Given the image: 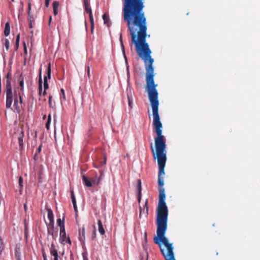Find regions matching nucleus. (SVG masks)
<instances>
[{
	"label": "nucleus",
	"mask_w": 260,
	"mask_h": 260,
	"mask_svg": "<svg viewBox=\"0 0 260 260\" xmlns=\"http://www.w3.org/2000/svg\"><path fill=\"white\" fill-rule=\"evenodd\" d=\"M13 102V92L12 89H6V106L7 108L12 109L11 105Z\"/></svg>",
	"instance_id": "obj_1"
},
{
	"label": "nucleus",
	"mask_w": 260,
	"mask_h": 260,
	"mask_svg": "<svg viewBox=\"0 0 260 260\" xmlns=\"http://www.w3.org/2000/svg\"><path fill=\"white\" fill-rule=\"evenodd\" d=\"M60 239L61 241V243L62 244H65L67 243H68L70 245L72 244L71 241L69 237H67L66 236L65 228H62L61 230H60Z\"/></svg>",
	"instance_id": "obj_2"
},
{
	"label": "nucleus",
	"mask_w": 260,
	"mask_h": 260,
	"mask_svg": "<svg viewBox=\"0 0 260 260\" xmlns=\"http://www.w3.org/2000/svg\"><path fill=\"white\" fill-rule=\"evenodd\" d=\"M47 233L51 235L54 240H56L58 236L57 230L54 229V224H47Z\"/></svg>",
	"instance_id": "obj_3"
},
{
	"label": "nucleus",
	"mask_w": 260,
	"mask_h": 260,
	"mask_svg": "<svg viewBox=\"0 0 260 260\" xmlns=\"http://www.w3.org/2000/svg\"><path fill=\"white\" fill-rule=\"evenodd\" d=\"M51 63H49L48 64V67L47 70V75L45 76L44 78V88L45 90H46L49 88V85L47 82L48 79H50L51 78Z\"/></svg>",
	"instance_id": "obj_4"
},
{
	"label": "nucleus",
	"mask_w": 260,
	"mask_h": 260,
	"mask_svg": "<svg viewBox=\"0 0 260 260\" xmlns=\"http://www.w3.org/2000/svg\"><path fill=\"white\" fill-rule=\"evenodd\" d=\"M84 8H85V12L89 14V20H90V25H91V31L92 32L93 31V28H94V20H93V17L92 15V10H91V9L90 8V6L85 7Z\"/></svg>",
	"instance_id": "obj_5"
},
{
	"label": "nucleus",
	"mask_w": 260,
	"mask_h": 260,
	"mask_svg": "<svg viewBox=\"0 0 260 260\" xmlns=\"http://www.w3.org/2000/svg\"><path fill=\"white\" fill-rule=\"evenodd\" d=\"M127 98L128 100V106L130 109L133 107V91L130 87L126 89Z\"/></svg>",
	"instance_id": "obj_6"
},
{
	"label": "nucleus",
	"mask_w": 260,
	"mask_h": 260,
	"mask_svg": "<svg viewBox=\"0 0 260 260\" xmlns=\"http://www.w3.org/2000/svg\"><path fill=\"white\" fill-rule=\"evenodd\" d=\"M148 201L146 200L145 205L142 208L141 207H140V213H139V217L141 218L142 217V215L144 214L146 215L148 214Z\"/></svg>",
	"instance_id": "obj_7"
},
{
	"label": "nucleus",
	"mask_w": 260,
	"mask_h": 260,
	"mask_svg": "<svg viewBox=\"0 0 260 260\" xmlns=\"http://www.w3.org/2000/svg\"><path fill=\"white\" fill-rule=\"evenodd\" d=\"M107 158L106 156H104L103 160H98L94 164V167L96 168H101L104 167L106 164Z\"/></svg>",
	"instance_id": "obj_8"
},
{
	"label": "nucleus",
	"mask_w": 260,
	"mask_h": 260,
	"mask_svg": "<svg viewBox=\"0 0 260 260\" xmlns=\"http://www.w3.org/2000/svg\"><path fill=\"white\" fill-rule=\"evenodd\" d=\"M47 215L48 218L49 220V222L48 224H54V215L53 214V212L51 209H47ZM47 223H46V224Z\"/></svg>",
	"instance_id": "obj_9"
},
{
	"label": "nucleus",
	"mask_w": 260,
	"mask_h": 260,
	"mask_svg": "<svg viewBox=\"0 0 260 260\" xmlns=\"http://www.w3.org/2000/svg\"><path fill=\"white\" fill-rule=\"evenodd\" d=\"M138 202L140 203L141 202V197H142V186H141V181L140 179L138 180Z\"/></svg>",
	"instance_id": "obj_10"
},
{
	"label": "nucleus",
	"mask_w": 260,
	"mask_h": 260,
	"mask_svg": "<svg viewBox=\"0 0 260 260\" xmlns=\"http://www.w3.org/2000/svg\"><path fill=\"white\" fill-rule=\"evenodd\" d=\"M85 228L83 227L81 231L79 232V240L82 243H84L85 240Z\"/></svg>",
	"instance_id": "obj_11"
},
{
	"label": "nucleus",
	"mask_w": 260,
	"mask_h": 260,
	"mask_svg": "<svg viewBox=\"0 0 260 260\" xmlns=\"http://www.w3.org/2000/svg\"><path fill=\"white\" fill-rule=\"evenodd\" d=\"M6 89H12L11 87V75L8 73L6 76Z\"/></svg>",
	"instance_id": "obj_12"
},
{
	"label": "nucleus",
	"mask_w": 260,
	"mask_h": 260,
	"mask_svg": "<svg viewBox=\"0 0 260 260\" xmlns=\"http://www.w3.org/2000/svg\"><path fill=\"white\" fill-rule=\"evenodd\" d=\"M42 70L40 69L39 71V94L41 95L42 94V75H41Z\"/></svg>",
	"instance_id": "obj_13"
},
{
	"label": "nucleus",
	"mask_w": 260,
	"mask_h": 260,
	"mask_svg": "<svg viewBox=\"0 0 260 260\" xmlns=\"http://www.w3.org/2000/svg\"><path fill=\"white\" fill-rule=\"evenodd\" d=\"M24 136V133L23 131H22L20 132V133L19 134L18 138L19 146L21 148V149H22L23 146V140Z\"/></svg>",
	"instance_id": "obj_14"
},
{
	"label": "nucleus",
	"mask_w": 260,
	"mask_h": 260,
	"mask_svg": "<svg viewBox=\"0 0 260 260\" xmlns=\"http://www.w3.org/2000/svg\"><path fill=\"white\" fill-rule=\"evenodd\" d=\"M98 225L99 233L101 235H104L105 233V231L103 227L102 221L100 219L98 221Z\"/></svg>",
	"instance_id": "obj_15"
},
{
	"label": "nucleus",
	"mask_w": 260,
	"mask_h": 260,
	"mask_svg": "<svg viewBox=\"0 0 260 260\" xmlns=\"http://www.w3.org/2000/svg\"><path fill=\"white\" fill-rule=\"evenodd\" d=\"M103 176V173L100 171V176L98 177L96 176L91 179L93 185H98L101 181V178Z\"/></svg>",
	"instance_id": "obj_16"
},
{
	"label": "nucleus",
	"mask_w": 260,
	"mask_h": 260,
	"mask_svg": "<svg viewBox=\"0 0 260 260\" xmlns=\"http://www.w3.org/2000/svg\"><path fill=\"white\" fill-rule=\"evenodd\" d=\"M103 19L104 20V24L107 25V26L108 27L110 26L111 23L110 22V19H109V15L105 13L103 15Z\"/></svg>",
	"instance_id": "obj_17"
},
{
	"label": "nucleus",
	"mask_w": 260,
	"mask_h": 260,
	"mask_svg": "<svg viewBox=\"0 0 260 260\" xmlns=\"http://www.w3.org/2000/svg\"><path fill=\"white\" fill-rule=\"evenodd\" d=\"M82 179H83V182H84L85 184L87 186H88V187L92 186V185H93L92 183V181L89 180L88 179L85 175H83L82 176Z\"/></svg>",
	"instance_id": "obj_18"
},
{
	"label": "nucleus",
	"mask_w": 260,
	"mask_h": 260,
	"mask_svg": "<svg viewBox=\"0 0 260 260\" xmlns=\"http://www.w3.org/2000/svg\"><path fill=\"white\" fill-rule=\"evenodd\" d=\"M10 27L9 23L7 22L5 24V29H4V35L5 36H8L10 34Z\"/></svg>",
	"instance_id": "obj_19"
},
{
	"label": "nucleus",
	"mask_w": 260,
	"mask_h": 260,
	"mask_svg": "<svg viewBox=\"0 0 260 260\" xmlns=\"http://www.w3.org/2000/svg\"><path fill=\"white\" fill-rule=\"evenodd\" d=\"M57 224L59 226H60V230H61L62 228H65L63 219L61 220L60 218L57 219Z\"/></svg>",
	"instance_id": "obj_20"
},
{
	"label": "nucleus",
	"mask_w": 260,
	"mask_h": 260,
	"mask_svg": "<svg viewBox=\"0 0 260 260\" xmlns=\"http://www.w3.org/2000/svg\"><path fill=\"white\" fill-rule=\"evenodd\" d=\"M19 40H20V34H18L16 36V43H15V51H17L19 48Z\"/></svg>",
	"instance_id": "obj_21"
},
{
	"label": "nucleus",
	"mask_w": 260,
	"mask_h": 260,
	"mask_svg": "<svg viewBox=\"0 0 260 260\" xmlns=\"http://www.w3.org/2000/svg\"><path fill=\"white\" fill-rule=\"evenodd\" d=\"M51 120V117L50 114H49L48 116L47 121L45 125V127H46V129L48 130L50 128V124Z\"/></svg>",
	"instance_id": "obj_22"
},
{
	"label": "nucleus",
	"mask_w": 260,
	"mask_h": 260,
	"mask_svg": "<svg viewBox=\"0 0 260 260\" xmlns=\"http://www.w3.org/2000/svg\"><path fill=\"white\" fill-rule=\"evenodd\" d=\"M15 257H16V258L18 260H20V248H16L15 249Z\"/></svg>",
	"instance_id": "obj_23"
},
{
	"label": "nucleus",
	"mask_w": 260,
	"mask_h": 260,
	"mask_svg": "<svg viewBox=\"0 0 260 260\" xmlns=\"http://www.w3.org/2000/svg\"><path fill=\"white\" fill-rule=\"evenodd\" d=\"M119 39H120L121 47L123 53L124 54V57L126 59V56L125 55L124 47V45H123V42H122V34H121L120 35V38H119Z\"/></svg>",
	"instance_id": "obj_24"
},
{
	"label": "nucleus",
	"mask_w": 260,
	"mask_h": 260,
	"mask_svg": "<svg viewBox=\"0 0 260 260\" xmlns=\"http://www.w3.org/2000/svg\"><path fill=\"white\" fill-rule=\"evenodd\" d=\"M71 195L72 202V203L73 204V206L74 205H77L76 204V199H75V197L74 196V193L73 190H71Z\"/></svg>",
	"instance_id": "obj_25"
},
{
	"label": "nucleus",
	"mask_w": 260,
	"mask_h": 260,
	"mask_svg": "<svg viewBox=\"0 0 260 260\" xmlns=\"http://www.w3.org/2000/svg\"><path fill=\"white\" fill-rule=\"evenodd\" d=\"M50 252L51 255H53L54 257H58V252L56 249L50 250Z\"/></svg>",
	"instance_id": "obj_26"
},
{
	"label": "nucleus",
	"mask_w": 260,
	"mask_h": 260,
	"mask_svg": "<svg viewBox=\"0 0 260 260\" xmlns=\"http://www.w3.org/2000/svg\"><path fill=\"white\" fill-rule=\"evenodd\" d=\"M14 106L17 111L20 110V107L18 105V101L17 99H14Z\"/></svg>",
	"instance_id": "obj_27"
},
{
	"label": "nucleus",
	"mask_w": 260,
	"mask_h": 260,
	"mask_svg": "<svg viewBox=\"0 0 260 260\" xmlns=\"http://www.w3.org/2000/svg\"><path fill=\"white\" fill-rule=\"evenodd\" d=\"M59 7V3L57 1H54L53 3V9H58Z\"/></svg>",
	"instance_id": "obj_28"
},
{
	"label": "nucleus",
	"mask_w": 260,
	"mask_h": 260,
	"mask_svg": "<svg viewBox=\"0 0 260 260\" xmlns=\"http://www.w3.org/2000/svg\"><path fill=\"white\" fill-rule=\"evenodd\" d=\"M5 46L6 50H8L9 49L10 43L9 40L7 39L5 40Z\"/></svg>",
	"instance_id": "obj_29"
},
{
	"label": "nucleus",
	"mask_w": 260,
	"mask_h": 260,
	"mask_svg": "<svg viewBox=\"0 0 260 260\" xmlns=\"http://www.w3.org/2000/svg\"><path fill=\"white\" fill-rule=\"evenodd\" d=\"M52 96L49 95L48 102H49V107L51 108H53V106L52 103Z\"/></svg>",
	"instance_id": "obj_30"
},
{
	"label": "nucleus",
	"mask_w": 260,
	"mask_h": 260,
	"mask_svg": "<svg viewBox=\"0 0 260 260\" xmlns=\"http://www.w3.org/2000/svg\"><path fill=\"white\" fill-rule=\"evenodd\" d=\"M28 20L29 22L34 21V18L32 16L30 15V13H29V14H28Z\"/></svg>",
	"instance_id": "obj_31"
},
{
	"label": "nucleus",
	"mask_w": 260,
	"mask_h": 260,
	"mask_svg": "<svg viewBox=\"0 0 260 260\" xmlns=\"http://www.w3.org/2000/svg\"><path fill=\"white\" fill-rule=\"evenodd\" d=\"M86 71H87V75L88 79L90 77V68L89 66H88L86 67Z\"/></svg>",
	"instance_id": "obj_32"
},
{
	"label": "nucleus",
	"mask_w": 260,
	"mask_h": 260,
	"mask_svg": "<svg viewBox=\"0 0 260 260\" xmlns=\"http://www.w3.org/2000/svg\"><path fill=\"white\" fill-rule=\"evenodd\" d=\"M83 4L84 7L90 6L89 0H83Z\"/></svg>",
	"instance_id": "obj_33"
},
{
	"label": "nucleus",
	"mask_w": 260,
	"mask_h": 260,
	"mask_svg": "<svg viewBox=\"0 0 260 260\" xmlns=\"http://www.w3.org/2000/svg\"><path fill=\"white\" fill-rule=\"evenodd\" d=\"M19 185L20 187H22L23 186V179L22 177H19Z\"/></svg>",
	"instance_id": "obj_34"
},
{
	"label": "nucleus",
	"mask_w": 260,
	"mask_h": 260,
	"mask_svg": "<svg viewBox=\"0 0 260 260\" xmlns=\"http://www.w3.org/2000/svg\"><path fill=\"white\" fill-rule=\"evenodd\" d=\"M42 144H41L39 145V147L38 148L37 150V151H36V152H37V153H38H38H40L41 152V150H42Z\"/></svg>",
	"instance_id": "obj_35"
},
{
	"label": "nucleus",
	"mask_w": 260,
	"mask_h": 260,
	"mask_svg": "<svg viewBox=\"0 0 260 260\" xmlns=\"http://www.w3.org/2000/svg\"><path fill=\"white\" fill-rule=\"evenodd\" d=\"M50 1V0H45V6H46V7H47V8L48 7V6L49 5Z\"/></svg>",
	"instance_id": "obj_36"
},
{
	"label": "nucleus",
	"mask_w": 260,
	"mask_h": 260,
	"mask_svg": "<svg viewBox=\"0 0 260 260\" xmlns=\"http://www.w3.org/2000/svg\"><path fill=\"white\" fill-rule=\"evenodd\" d=\"M61 92L62 94V98L64 100H66L64 90L63 89H61Z\"/></svg>",
	"instance_id": "obj_37"
},
{
	"label": "nucleus",
	"mask_w": 260,
	"mask_h": 260,
	"mask_svg": "<svg viewBox=\"0 0 260 260\" xmlns=\"http://www.w3.org/2000/svg\"><path fill=\"white\" fill-rule=\"evenodd\" d=\"M23 47H24V52L25 54H27V48H26V44H25V42L23 43Z\"/></svg>",
	"instance_id": "obj_38"
},
{
	"label": "nucleus",
	"mask_w": 260,
	"mask_h": 260,
	"mask_svg": "<svg viewBox=\"0 0 260 260\" xmlns=\"http://www.w3.org/2000/svg\"><path fill=\"white\" fill-rule=\"evenodd\" d=\"M42 254L44 260H47V256L43 249L42 250Z\"/></svg>",
	"instance_id": "obj_39"
},
{
	"label": "nucleus",
	"mask_w": 260,
	"mask_h": 260,
	"mask_svg": "<svg viewBox=\"0 0 260 260\" xmlns=\"http://www.w3.org/2000/svg\"><path fill=\"white\" fill-rule=\"evenodd\" d=\"M23 85H24V82H23V81L22 80L20 81V82H19V85L21 87V90L23 89Z\"/></svg>",
	"instance_id": "obj_40"
},
{
	"label": "nucleus",
	"mask_w": 260,
	"mask_h": 260,
	"mask_svg": "<svg viewBox=\"0 0 260 260\" xmlns=\"http://www.w3.org/2000/svg\"><path fill=\"white\" fill-rule=\"evenodd\" d=\"M82 255L83 260H88L86 253H83Z\"/></svg>",
	"instance_id": "obj_41"
},
{
	"label": "nucleus",
	"mask_w": 260,
	"mask_h": 260,
	"mask_svg": "<svg viewBox=\"0 0 260 260\" xmlns=\"http://www.w3.org/2000/svg\"><path fill=\"white\" fill-rule=\"evenodd\" d=\"M53 249H55V246H54V244L53 243H52L51 244V246L49 248V250H53Z\"/></svg>",
	"instance_id": "obj_42"
},
{
	"label": "nucleus",
	"mask_w": 260,
	"mask_h": 260,
	"mask_svg": "<svg viewBox=\"0 0 260 260\" xmlns=\"http://www.w3.org/2000/svg\"><path fill=\"white\" fill-rule=\"evenodd\" d=\"M30 10H31V5H30V3H29L28 7V14H29V13H30Z\"/></svg>",
	"instance_id": "obj_43"
},
{
	"label": "nucleus",
	"mask_w": 260,
	"mask_h": 260,
	"mask_svg": "<svg viewBox=\"0 0 260 260\" xmlns=\"http://www.w3.org/2000/svg\"><path fill=\"white\" fill-rule=\"evenodd\" d=\"M34 159L35 160H37L38 159V153L37 152H36L35 155H34Z\"/></svg>",
	"instance_id": "obj_44"
},
{
	"label": "nucleus",
	"mask_w": 260,
	"mask_h": 260,
	"mask_svg": "<svg viewBox=\"0 0 260 260\" xmlns=\"http://www.w3.org/2000/svg\"><path fill=\"white\" fill-rule=\"evenodd\" d=\"M53 13L55 16L57 15L58 14V9H53Z\"/></svg>",
	"instance_id": "obj_45"
},
{
	"label": "nucleus",
	"mask_w": 260,
	"mask_h": 260,
	"mask_svg": "<svg viewBox=\"0 0 260 260\" xmlns=\"http://www.w3.org/2000/svg\"><path fill=\"white\" fill-rule=\"evenodd\" d=\"M74 207V209L75 210V212H76V213H77V205H74L73 206Z\"/></svg>",
	"instance_id": "obj_46"
},
{
	"label": "nucleus",
	"mask_w": 260,
	"mask_h": 260,
	"mask_svg": "<svg viewBox=\"0 0 260 260\" xmlns=\"http://www.w3.org/2000/svg\"><path fill=\"white\" fill-rule=\"evenodd\" d=\"M29 28H32V22H29Z\"/></svg>",
	"instance_id": "obj_47"
},
{
	"label": "nucleus",
	"mask_w": 260,
	"mask_h": 260,
	"mask_svg": "<svg viewBox=\"0 0 260 260\" xmlns=\"http://www.w3.org/2000/svg\"><path fill=\"white\" fill-rule=\"evenodd\" d=\"M24 210H25V211H26V210H27V206H26V204H24Z\"/></svg>",
	"instance_id": "obj_48"
},
{
	"label": "nucleus",
	"mask_w": 260,
	"mask_h": 260,
	"mask_svg": "<svg viewBox=\"0 0 260 260\" xmlns=\"http://www.w3.org/2000/svg\"><path fill=\"white\" fill-rule=\"evenodd\" d=\"M46 94H47L46 90H44L43 92V95L45 96Z\"/></svg>",
	"instance_id": "obj_49"
},
{
	"label": "nucleus",
	"mask_w": 260,
	"mask_h": 260,
	"mask_svg": "<svg viewBox=\"0 0 260 260\" xmlns=\"http://www.w3.org/2000/svg\"><path fill=\"white\" fill-rule=\"evenodd\" d=\"M51 20H52V17L50 16L49 17V25H50V24L51 23Z\"/></svg>",
	"instance_id": "obj_50"
},
{
	"label": "nucleus",
	"mask_w": 260,
	"mask_h": 260,
	"mask_svg": "<svg viewBox=\"0 0 260 260\" xmlns=\"http://www.w3.org/2000/svg\"><path fill=\"white\" fill-rule=\"evenodd\" d=\"M95 236V231H94L93 234L92 235V239H93Z\"/></svg>",
	"instance_id": "obj_51"
},
{
	"label": "nucleus",
	"mask_w": 260,
	"mask_h": 260,
	"mask_svg": "<svg viewBox=\"0 0 260 260\" xmlns=\"http://www.w3.org/2000/svg\"><path fill=\"white\" fill-rule=\"evenodd\" d=\"M144 238H145V239H147V233L146 232H145V236H144Z\"/></svg>",
	"instance_id": "obj_52"
},
{
	"label": "nucleus",
	"mask_w": 260,
	"mask_h": 260,
	"mask_svg": "<svg viewBox=\"0 0 260 260\" xmlns=\"http://www.w3.org/2000/svg\"><path fill=\"white\" fill-rule=\"evenodd\" d=\"M19 99H20V103H22V99H21V96L20 95H19Z\"/></svg>",
	"instance_id": "obj_53"
},
{
	"label": "nucleus",
	"mask_w": 260,
	"mask_h": 260,
	"mask_svg": "<svg viewBox=\"0 0 260 260\" xmlns=\"http://www.w3.org/2000/svg\"><path fill=\"white\" fill-rule=\"evenodd\" d=\"M58 257H54V260H58Z\"/></svg>",
	"instance_id": "obj_54"
},
{
	"label": "nucleus",
	"mask_w": 260,
	"mask_h": 260,
	"mask_svg": "<svg viewBox=\"0 0 260 260\" xmlns=\"http://www.w3.org/2000/svg\"><path fill=\"white\" fill-rule=\"evenodd\" d=\"M55 134H56V132H54V138H55V139L56 140Z\"/></svg>",
	"instance_id": "obj_55"
},
{
	"label": "nucleus",
	"mask_w": 260,
	"mask_h": 260,
	"mask_svg": "<svg viewBox=\"0 0 260 260\" xmlns=\"http://www.w3.org/2000/svg\"><path fill=\"white\" fill-rule=\"evenodd\" d=\"M45 118H46V115H44V116H43V119H45Z\"/></svg>",
	"instance_id": "obj_56"
},
{
	"label": "nucleus",
	"mask_w": 260,
	"mask_h": 260,
	"mask_svg": "<svg viewBox=\"0 0 260 260\" xmlns=\"http://www.w3.org/2000/svg\"><path fill=\"white\" fill-rule=\"evenodd\" d=\"M1 93V88H0V94Z\"/></svg>",
	"instance_id": "obj_57"
},
{
	"label": "nucleus",
	"mask_w": 260,
	"mask_h": 260,
	"mask_svg": "<svg viewBox=\"0 0 260 260\" xmlns=\"http://www.w3.org/2000/svg\"><path fill=\"white\" fill-rule=\"evenodd\" d=\"M11 1H12V2H14V0H11Z\"/></svg>",
	"instance_id": "obj_58"
}]
</instances>
